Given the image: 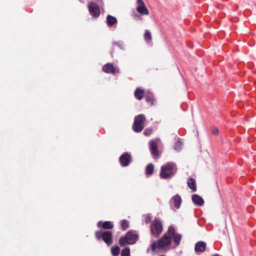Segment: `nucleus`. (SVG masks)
<instances>
[{"label": "nucleus", "instance_id": "obj_1", "mask_svg": "<svg viewBox=\"0 0 256 256\" xmlns=\"http://www.w3.org/2000/svg\"><path fill=\"white\" fill-rule=\"evenodd\" d=\"M177 171L176 164L174 162H168L161 167L160 176L162 179H168L173 176Z\"/></svg>", "mask_w": 256, "mask_h": 256}, {"label": "nucleus", "instance_id": "obj_2", "mask_svg": "<svg viewBox=\"0 0 256 256\" xmlns=\"http://www.w3.org/2000/svg\"><path fill=\"white\" fill-rule=\"evenodd\" d=\"M172 243V238L168 234V230L163 236L157 242H154L151 246L152 251H155L158 248L160 249L164 248L170 246Z\"/></svg>", "mask_w": 256, "mask_h": 256}, {"label": "nucleus", "instance_id": "obj_3", "mask_svg": "<svg viewBox=\"0 0 256 256\" xmlns=\"http://www.w3.org/2000/svg\"><path fill=\"white\" fill-rule=\"evenodd\" d=\"M95 237L98 240H103L108 246H110L113 243V235L111 231L97 230L95 232Z\"/></svg>", "mask_w": 256, "mask_h": 256}, {"label": "nucleus", "instance_id": "obj_4", "mask_svg": "<svg viewBox=\"0 0 256 256\" xmlns=\"http://www.w3.org/2000/svg\"><path fill=\"white\" fill-rule=\"evenodd\" d=\"M138 235L132 231L128 232L125 236H122L119 240V244L120 246H124L126 244H134L138 239Z\"/></svg>", "mask_w": 256, "mask_h": 256}, {"label": "nucleus", "instance_id": "obj_5", "mask_svg": "<svg viewBox=\"0 0 256 256\" xmlns=\"http://www.w3.org/2000/svg\"><path fill=\"white\" fill-rule=\"evenodd\" d=\"M146 120V117L144 114H141L135 117L134 122L132 125V130L136 132H140L144 128V124Z\"/></svg>", "mask_w": 256, "mask_h": 256}, {"label": "nucleus", "instance_id": "obj_6", "mask_svg": "<svg viewBox=\"0 0 256 256\" xmlns=\"http://www.w3.org/2000/svg\"><path fill=\"white\" fill-rule=\"evenodd\" d=\"M162 226L160 220H154L150 227L152 234L155 237H158L162 232Z\"/></svg>", "mask_w": 256, "mask_h": 256}, {"label": "nucleus", "instance_id": "obj_7", "mask_svg": "<svg viewBox=\"0 0 256 256\" xmlns=\"http://www.w3.org/2000/svg\"><path fill=\"white\" fill-rule=\"evenodd\" d=\"M168 234L171 238L172 237L174 243L176 246L180 244L182 236L178 233L176 232V230L173 226H170L168 229Z\"/></svg>", "mask_w": 256, "mask_h": 256}, {"label": "nucleus", "instance_id": "obj_8", "mask_svg": "<svg viewBox=\"0 0 256 256\" xmlns=\"http://www.w3.org/2000/svg\"><path fill=\"white\" fill-rule=\"evenodd\" d=\"M89 12L94 18H98L100 15V8L99 6L95 2H90L88 4Z\"/></svg>", "mask_w": 256, "mask_h": 256}, {"label": "nucleus", "instance_id": "obj_9", "mask_svg": "<svg viewBox=\"0 0 256 256\" xmlns=\"http://www.w3.org/2000/svg\"><path fill=\"white\" fill-rule=\"evenodd\" d=\"M136 11L141 15H148L150 12L142 0H137Z\"/></svg>", "mask_w": 256, "mask_h": 256}, {"label": "nucleus", "instance_id": "obj_10", "mask_svg": "<svg viewBox=\"0 0 256 256\" xmlns=\"http://www.w3.org/2000/svg\"><path fill=\"white\" fill-rule=\"evenodd\" d=\"M132 161L130 154L128 152H124L120 158V162L122 166L126 167L128 166Z\"/></svg>", "mask_w": 256, "mask_h": 256}, {"label": "nucleus", "instance_id": "obj_11", "mask_svg": "<svg viewBox=\"0 0 256 256\" xmlns=\"http://www.w3.org/2000/svg\"><path fill=\"white\" fill-rule=\"evenodd\" d=\"M150 152L154 158H157L160 156L158 148V143L154 140H150L149 142Z\"/></svg>", "mask_w": 256, "mask_h": 256}, {"label": "nucleus", "instance_id": "obj_12", "mask_svg": "<svg viewBox=\"0 0 256 256\" xmlns=\"http://www.w3.org/2000/svg\"><path fill=\"white\" fill-rule=\"evenodd\" d=\"M96 226L98 228L104 230H111L114 228V224L110 221H99Z\"/></svg>", "mask_w": 256, "mask_h": 256}, {"label": "nucleus", "instance_id": "obj_13", "mask_svg": "<svg viewBox=\"0 0 256 256\" xmlns=\"http://www.w3.org/2000/svg\"><path fill=\"white\" fill-rule=\"evenodd\" d=\"M206 244L205 242L200 241L196 243L194 250L196 252H202L205 251Z\"/></svg>", "mask_w": 256, "mask_h": 256}, {"label": "nucleus", "instance_id": "obj_14", "mask_svg": "<svg viewBox=\"0 0 256 256\" xmlns=\"http://www.w3.org/2000/svg\"><path fill=\"white\" fill-rule=\"evenodd\" d=\"M102 70L106 73L113 74L116 72V68L112 64L108 63L104 64L102 68Z\"/></svg>", "mask_w": 256, "mask_h": 256}, {"label": "nucleus", "instance_id": "obj_15", "mask_svg": "<svg viewBox=\"0 0 256 256\" xmlns=\"http://www.w3.org/2000/svg\"><path fill=\"white\" fill-rule=\"evenodd\" d=\"M192 200L195 204L199 206H202L204 204L202 198L197 194L192 195Z\"/></svg>", "mask_w": 256, "mask_h": 256}, {"label": "nucleus", "instance_id": "obj_16", "mask_svg": "<svg viewBox=\"0 0 256 256\" xmlns=\"http://www.w3.org/2000/svg\"><path fill=\"white\" fill-rule=\"evenodd\" d=\"M172 200L174 204V206L176 208L178 209L180 208L182 199L180 196L178 194H176L172 198Z\"/></svg>", "mask_w": 256, "mask_h": 256}, {"label": "nucleus", "instance_id": "obj_17", "mask_svg": "<svg viewBox=\"0 0 256 256\" xmlns=\"http://www.w3.org/2000/svg\"><path fill=\"white\" fill-rule=\"evenodd\" d=\"M144 90L140 88H137L134 92V96L138 100H141L144 96Z\"/></svg>", "mask_w": 256, "mask_h": 256}, {"label": "nucleus", "instance_id": "obj_18", "mask_svg": "<svg viewBox=\"0 0 256 256\" xmlns=\"http://www.w3.org/2000/svg\"><path fill=\"white\" fill-rule=\"evenodd\" d=\"M188 185L192 192H194L196 190V180L194 178H190L188 180Z\"/></svg>", "mask_w": 256, "mask_h": 256}, {"label": "nucleus", "instance_id": "obj_19", "mask_svg": "<svg viewBox=\"0 0 256 256\" xmlns=\"http://www.w3.org/2000/svg\"><path fill=\"white\" fill-rule=\"evenodd\" d=\"M106 21L108 25L110 26H112L118 22L117 19L111 15H108L107 16Z\"/></svg>", "mask_w": 256, "mask_h": 256}, {"label": "nucleus", "instance_id": "obj_20", "mask_svg": "<svg viewBox=\"0 0 256 256\" xmlns=\"http://www.w3.org/2000/svg\"><path fill=\"white\" fill-rule=\"evenodd\" d=\"M145 98L146 101L150 104V106H152L154 102V99L151 92H148L145 94Z\"/></svg>", "mask_w": 256, "mask_h": 256}, {"label": "nucleus", "instance_id": "obj_21", "mask_svg": "<svg viewBox=\"0 0 256 256\" xmlns=\"http://www.w3.org/2000/svg\"><path fill=\"white\" fill-rule=\"evenodd\" d=\"M154 166L153 164H149L146 167V174L148 175H152L153 174Z\"/></svg>", "mask_w": 256, "mask_h": 256}, {"label": "nucleus", "instance_id": "obj_22", "mask_svg": "<svg viewBox=\"0 0 256 256\" xmlns=\"http://www.w3.org/2000/svg\"><path fill=\"white\" fill-rule=\"evenodd\" d=\"M120 248L118 246L112 247L111 248V252L114 256H117L119 254Z\"/></svg>", "mask_w": 256, "mask_h": 256}, {"label": "nucleus", "instance_id": "obj_23", "mask_svg": "<svg viewBox=\"0 0 256 256\" xmlns=\"http://www.w3.org/2000/svg\"><path fill=\"white\" fill-rule=\"evenodd\" d=\"M120 226L122 229L124 230H126L129 227V222L126 220H122L120 222Z\"/></svg>", "mask_w": 256, "mask_h": 256}, {"label": "nucleus", "instance_id": "obj_24", "mask_svg": "<svg viewBox=\"0 0 256 256\" xmlns=\"http://www.w3.org/2000/svg\"><path fill=\"white\" fill-rule=\"evenodd\" d=\"M144 40L147 42H150L152 40V35L150 32L148 30H145Z\"/></svg>", "mask_w": 256, "mask_h": 256}, {"label": "nucleus", "instance_id": "obj_25", "mask_svg": "<svg viewBox=\"0 0 256 256\" xmlns=\"http://www.w3.org/2000/svg\"><path fill=\"white\" fill-rule=\"evenodd\" d=\"M121 256H130V250L128 248H125L121 252Z\"/></svg>", "mask_w": 256, "mask_h": 256}, {"label": "nucleus", "instance_id": "obj_26", "mask_svg": "<svg viewBox=\"0 0 256 256\" xmlns=\"http://www.w3.org/2000/svg\"><path fill=\"white\" fill-rule=\"evenodd\" d=\"M153 130L152 128H146L144 132V134L146 136H150L152 133Z\"/></svg>", "mask_w": 256, "mask_h": 256}, {"label": "nucleus", "instance_id": "obj_27", "mask_svg": "<svg viewBox=\"0 0 256 256\" xmlns=\"http://www.w3.org/2000/svg\"><path fill=\"white\" fill-rule=\"evenodd\" d=\"M212 133L214 135L218 134V129L216 128H212Z\"/></svg>", "mask_w": 256, "mask_h": 256}, {"label": "nucleus", "instance_id": "obj_28", "mask_svg": "<svg viewBox=\"0 0 256 256\" xmlns=\"http://www.w3.org/2000/svg\"><path fill=\"white\" fill-rule=\"evenodd\" d=\"M150 216H147L146 218V223H148V222L150 221Z\"/></svg>", "mask_w": 256, "mask_h": 256}, {"label": "nucleus", "instance_id": "obj_29", "mask_svg": "<svg viewBox=\"0 0 256 256\" xmlns=\"http://www.w3.org/2000/svg\"><path fill=\"white\" fill-rule=\"evenodd\" d=\"M180 142H178L176 144V146H175V148L176 149L177 148V146H180Z\"/></svg>", "mask_w": 256, "mask_h": 256}, {"label": "nucleus", "instance_id": "obj_30", "mask_svg": "<svg viewBox=\"0 0 256 256\" xmlns=\"http://www.w3.org/2000/svg\"><path fill=\"white\" fill-rule=\"evenodd\" d=\"M213 256H219L218 254H216V255H214Z\"/></svg>", "mask_w": 256, "mask_h": 256}, {"label": "nucleus", "instance_id": "obj_31", "mask_svg": "<svg viewBox=\"0 0 256 256\" xmlns=\"http://www.w3.org/2000/svg\"><path fill=\"white\" fill-rule=\"evenodd\" d=\"M136 16V17H139V16H138V15H136V16Z\"/></svg>", "mask_w": 256, "mask_h": 256}]
</instances>
